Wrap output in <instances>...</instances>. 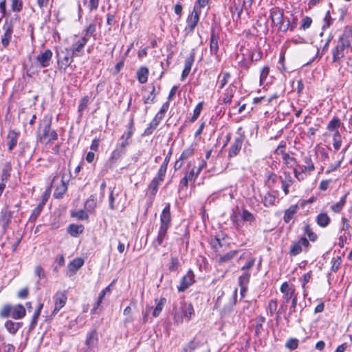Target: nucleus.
<instances>
[{
  "label": "nucleus",
  "mask_w": 352,
  "mask_h": 352,
  "mask_svg": "<svg viewBox=\"0 0 352 352\" xmlns=\"http://www.w3.org/2000/svg\"><path fill=\"white\" fill-rule=\"evenodd\" d=\"M52 57V52L50 50H46L36 56V60L41 67H47L50 65Z\"/></svg>",
  "instance_id": "obj_11"
},
{
  "label": "nucleus",
  "mask_w": 352,
  "mask_h": 352,
  "mask_svg": "<svg viewBox=\"0 0 352 352\" xmlns=\"http://www.w3.org/2000/svg\"><path fill=\"white\" fill-rule=\"evenodd\" d=\"M200 14L201 11H196V10L193 9L188 14L186 19V25L184 29L186 34H190L194 32L199 21Z\"/></svg>",
  "instance_id": "obj_3"
},
{
  "label": "nucleus",
  "mask_w": 352,
  "mask_h": 352,
  "mask_svg": "<svg viewBox=\"0 0 352 352\" xmlns=\"http://www.w3.org/2000/svg\"><path fill=\"white\" fill-rule=\"evenodd\" d=\"M209 1L210 0H197L193 7V10H196V11H201V9L204 8L208 3Z\"/></svg>",
  "instance_id": "obj_63"
},
{
  "label": "nucleus",
  "mask_w": 352,
  "mask_h": 352,
  "mask_svg": "<svg viewBox=\"0 0 352 352\" xmlns=\"http://www.w3.org/2000/svg\"><path fill=\"white\" fill-rule=\"evenodd\" d=\"M312 23V19L309 16L304 17L301 21V28L303 30L308 29Z\"/></svg>",
  "instance_id": "obj_64"
},
{
  "label": "nucleus",
  "mask_w": 352,
  "mask_h": 352,
  "mask_svg": "<svg viewBox=\"0 0 352 352\" xmlns=\"http://www.w3.org/2000/svg\"><path fill=\"white\" fill-rule=\"evenodd\" d=\"M283 160L286 166L289 168H294L296 166V159L288 153H283Z\"/></svg>",
  "instance_id": "obj_37"
},
{
  "label": "nucleus",
  "mask_w": 352,
  "mask_h": 352,
  "mask_svg": "<svg viewBox=\"0 0 352 352\" xmlns=\"http://www.w3.org/2000/svg\"><path fill=\"white\" fill-rule=\"evenodd\" d=\"M342 144V138L340 133H335L333 137V147L336 151H338Z\"/></svg>",
  "instance_id": "obj_58"
},
{
  "label": "nucleus",
  "mask_w": 352,
  "mask_h": 352,
  "mask_svg": "<svg viewBox=\"0 0 352 352\" xmlns=\"http://www.w3.org/2000/svg\"><path fill=\"white\" fill-rule=\"evenodd\" d=\"M219 37L217 36L214 31H212L210 41V50L212 54H217L219 50L218 44Z\"/></svg>",
  "instance_id": "obj_24"
},
{
  "label": "nucleus",
  "mask_w": 352,
  "mask_h": 352,
  "mask_svg": "<svg viewBox=\"0 0 352 352\" xmlns=\"http://www.w3.org/2000/svg\"><path fill=\"white\" fill-rule=\"evenodd\" d=\"M76 39L72 45L71 49H69L73 54L76 56H80L82 54V51L87 44L89 38L86 36H82L78 38L76 36H75Z\"/></svg>",
  "instance_id": "obj_5"
},
{
  "label": "nucleus",
  "mask_w": 352,
  "mask_h": 352,
  "mask_svg": "<svg viewBox=\"0 0 352 352\" xmlns=\"http://www.w3.org/2000/svg\"><path fill=\"white\" fill-rule=\"evenodd\" d=\"M179 265V262L178 258L177 257H172L168 267V270L170 272H175L177 270Z\"/></svg>",
  "instance_id": "obj_61"
},
{
  "label": "nucleus",
  "mask_w": 352,
  "mask_h": 352,
  "mask_svg": "<svg viewBox=\"0 0 352 352\" xmlns=\"http://www.w3.org/2000/svg\"><path fill=\"white\" fill-rule=\"evenodd\" d=\"M316 221L319 226L326 228L330 223L331 219L327 213L322 212L318 214Z\"/></svg>",
  "instance_id": "obj_22"
},
{
  "label": "nucleus",
  "mask_w": 352,
  "mask_h": 352,
  "mask_svg": "<svg viewBox=\"0 0 352 352\" xmlns=\"http://www.w3.org/2000/svg\"><path fill=\"white\" fill-rule=\"evenodd\" d=\"M281 293H283V298L285 302H288L290 300H293L294 298H297L295 294V289L293 286L288 284L287 282L283 283L280 288Z\"/></svg>",
  "instance_id": "obj_7"
},
{
  "label": "nucleus",
  "mask_w": 352,
  "mask_h": 352,
  "mask_svg": "<svg viewBox=\"0 0 352 352\" xmlns=\"http://www.w3.org/2000/svg\"><path fill=\"white\" fill-rule=\"evenodd\" d=\"M352 41V29L347 26L344 28L343 33L340 36L338 43L332 50L333 61H339L344 57V50L351 47Z\"/></svg>",
  "instance_id": "obj_1"
},
{
  "label": "nucleus",
  "mask_w": 352,
  "mask_h": 352,
  "mask_svg": "<svg viewBox=\"0 0 352 352\" xmlns=\"http://www.w3.org/2000/svg\"><path fill=\"white\" fill-rule=\"evenodd\" d=\"M155 89V87L152 86L151 87V90L148 91V95L143 96V100H144V103L149 104V103H151L153 102V100L155 99V95H154Z\"/></svg>",
  "instance_id": "obj_44"
},
{
  "label": "nucleus",
  "mask_w": 352,
  "mask_h": 352,
  "mask_svg": "<svg viewBox=\"0 0 352 352\" xmlns=\"http://www.w3.org/2000/svg\"><path fill=\"white\" fill-rule=\"evenodd\" d=\"M98 337L96 330H92L87 335L85 345L89 350H93L98 344Z\"/></svg>",
  "instance_id": "obj_13"
},
{
  "label": "nucleus",
  "mask_w": 352,
  "mask_h": 352,
  "mask_svg": "<svg viewBox=\"0 0 352 352\" xmlns=\"http://www.w3.org/2000/svg\"><path fill=\"white\" fill-rule=\"evenodd\" d=\"M53 299L54 301V309L52 314L55 316L65 306L67 297L65 293L58 292L55 294Z\"/></svg>",
  "instance_id": "obj_6"
},
{
  "label": "nucleus",
  "mask_w": 352,
  "mask_h": 352,
  "mask_svg": "<svg viewBox=\"0 0 352 352\" xmlns=\"http://www.w3.org/2000/svg\"><path fill=\"white\" fill-rule=\"evenodd\" d=\"M195 282V275L192 270H189L187 274L182 277L179 285L177 287L179 292H184Z\"/></svg>",
  "instance_id": "obj_9"
},
{
  "label": "nucleus",
  "mask_w": 352,
  "mask_h": 352,
  "mask_svg": "<svg viewBox=\"0 0 352 352\" xmlns=\"http://www.w3.org/2000/svg\"><path fill=\"white\" fill-rule=\"evenodd\" d=\"M270 72V68L267 66L264 67L260 74V85H262L264 81L266 80Z\"/></svg>",
  "instance_id": "obj_60"
},
{
  "label": "nucleus",
  "mask_w": 352,
  "mask_h": 352,
  "mask_svg": "<svg viewBox=\"0 0 352 352\" xmlns=\"http://www.w3.org/2000/svg\"><path fill=\"white\" fill-rule=\"evenodd\" d=\"M166 169H167V168H166V164H162L160 166V168L158 170L157 176L155 177L154 178H157V181H159V182H162L164 180L165 174L166 173Z\"/></svg>",
  "instance_id": "obj_53"
},
{
  "label": "nucleus",
  "mask_w": 352,
  "mask_h": 352,
  "mask_svg": "<svg viewBox=\"0 0 352 352\" xmlns=\"http://www.w3.org/2000/svg\"><path fill=\"white\" fill-rule=\"evenodd\" d=\"M12 306L6 305L0 311V316L2 318H8L11 316Z\"/></svg>",
  "instance_id": "obj_49"
},
{
  "label": "nucleus",
  "mask_w": 352,
  "mask_h": 352,
  "mask_svg": "<svg viewBox=\"0 0 352 352\" xmlns=\"http://www.w3.org/2000/svg\"><path fill=\"white\" fill-rule=\"evenodd\" d=\"M184 315V318L190 320L192 316L194 315V309L191 304L186 303L184 302L183 304Z\"/></svg>",
  "instance_id": "obj_35"
},
{
  "label": "nucleus",
  "mask_w": 352,
  "mask_h": 352,
  "mask_svg": "<svg viewBox=\"0 0 352 352\" xmlns=\"http://www.w3.org/2000/svg\"><path fill=\"white\" fill-rule=\"evenodd\" d=\"M84 230V226L82 225L71 224L67 228L68 233L74 237L78 236Z\"/></svg>",
  "instance_id": "obj_25"
},
{
  "label": "nucleus",
  "mask_w": 352,
  "mask_h": 352,
  "mask_svg": "<svg viewBox=\"0 0 352 352\" xmlns=\"http://www.w3.org/2000/svg\"><path fill=\"white\" fill-rule=\"evenodd\" d=\"M72 216L77 218L79 220H87L89 218V215L84 210H79L78 211H72Z\"/></svg>",
  "instance_id": "obj_42"
},
{
  "label": "nucleus",
  "mask_w": 352,
  "mask_h": 352,
  "mask_svg": "<svg viewBox=\"0 0 352 352\" xmlns=\"http://www.w3.org/2000/svg\"><path fill=\"white\" fill-rule=\"evenodd\" d=\"M280 179L282 184V189L284 191L285 195L289 194V188L293 184L294 179L289 174H285V177H280Z\"/></svg>",
  "instance_id": "obj_18"
},
{
  "label": "nucleus",
  "mask_w": 352,
  "mask_h": 352,
  "mask_svg": "<svg viewBox=\"0 0 352 352\" xmlns=\"http://www.w3.org/2000/svg\"><path fill=\"white\" fill-rule=\"evenodd\" d=\"M283 12L278 8H274L270 10V18L276 26L283 21Z\"/></svg>",
  "instance_id": "obj_15"
},
{
  "label": "nucleus",
  "mask_w": 352,
  "mask_h": 352,
  "mask_svg": "<svg viewBox=\"0 0 352 352\" xmlns=\"http://www.w3.org/2000/svg\"><path fill=\"white\" fill-rule=\"evenodd\" d=\"M347 196L348 193H346L338 202L333 204L331 206V209L332 210V211H333L336 213L340 212L343 207L346 204Z\"/></svg>",
  "instance_id": "obj_30"
},
{
  "label": "nucleus",
  "mask_w": 352,
  "mask_h": 352,
  "mask_svg": "<svg viewBox=\"0 0 352 352\" xmlns=\"http://www.w3.org/2000/svg\"><path fill=\"white\" fill-rule=\"evenodd\" d=\"M243 142V135H240L239 137L236 138L231 146V147L229 149V153L228 156L229 157H233L236 156L242 146V144Z\"/></svg>",
  "instance_id": "obj_14"
},
{
  "label": "nucleus",
  "mask_w": 352,
  "mask_h": 352,
  "mask_svg": "<svg viewBox=\"0 0 352 352\" xmlns=\"http://www.w3.org/2000/svg\"><path fill=\"white\" fill-rule=\"evenodd\" d=\"M67 189V184L63 180V177L61 179V183L56 188L54 192V197L56 199H60L63 197Z\"/></svg>",
  "instance_id": "obj_23"
},
{
  "label": "nucleus",
  "mask_w": 352,
  "mask_h": 352,
  "mask_svg": "<svg viewBox=\"0 0 352 352\" xmlns=\"http://www.w3.org/2000/svg\"><path fill=\"white\" fill-rule=\"evenodd\" d=\"M23 2L21 0H12V10L14 12H19L21 10Z\"/></svg>",
  "instance_id": "obj_59"
},
{
  "label": "nucleus",
  "mask_w": 352,
  "mask_h": 352,
  "mask_svg": "<svg viewBox=\"0 0 352 352\" xmlns=\"http://www.w3.org/2000/svg\"><path fill=\"white\" fill-rule=\"evenodd\" d=\"M41 142L43 143H47L51 140H54L57 139V133H40L38 137Z\"/></svg>",
  "instance_id": "obj_39"
},
{
  "label": "nucleus",
  "mask_w": 352,
  "mask_h": 352,
  "mask_svg": "<svg viewBox=\"0 0 352 352\" xmlns=\"http://www.w3.org/2000/svg\"><path fill=\"white\" fill-rule=\"evenodd\" d=\"M155 301L157 305H156V307H155V309H153L152 314H153V317L156 318V317L159 316L161 311H162L163 307H164L165 303L166 302V299L163 297V298H161L159 300L156 298L155 300Z\"/></svg>",
  "instance_id": "obj_27"
},
{
  "label": "nucleus",
  "mask_w": 352,
  "mask_h": 352,
  "mask_svg": "<svg viewBox=\"0 0 352 352\" xmlns=\"http://www.w3.org/2000/svg\"><path fill=\"white\" fill-rule=\"evenodd\" d=\"M44 205H45V202L43 201L42 203H40L36 206V208H34V210L32 211V214L30 216V219L31 220L35 221L36 219V218L40 214V213H41V212Z\"/></svg>",
  "instance_id": "obj_45"
},
{
  "label": "nucleus",
  "mask_w": 352,
  "mask_h": 352,
  "mask_svg": "<svg viewBox=\"0 0 352 352\" xmlns=\"http://www.w3.org/2000/svg\"><path fill=\"white\" fill-rule=\"evenodd\" d=\"M298 210V206L297 204L292 205L285 211L283 220L285 223H289L291 219L294 217V214Z\"/></svg>",
  "instance_id": "obj_21"
},
{
  "label": "nucleus",
  "mask_w": 352,
  "mask_h": 352,
  "mask_svg": "<svg viewBox=\"0 0 352 352\" xmlns=\"http://www.w3.org/2000/svg\"><path fill=\"white\" fill-rule=\"evenodd\" d=\"M202 109H203V102H199L194 109L193 116L190 118V122H194L195 120H197L198 118V117L200 116Z\"/></svg>",
  "instance_id": "obj_48"
},
{
  "label": "nucleus",
  "mask_w": 352,
  "mask_h": 352,
  "mask_svg": "<svg viewBox=\"0 0 352 352\" xmlns=\"http://www.w3.org/2000/svg\"><path fill=\"white\" fill-rule=\"evenodd\" d=\"M241 218L243 221L248 222L250 223L255 221L254 215L248 210H243L242 211Z\"/></svg>",
  "instance_id": "obj_38"
},
{
  "label": "nucleus",
  "mask_w": 352,
  "mask_h": 352,
  "mask_svg": "<svg viewBox=\"0 0 352 352\" xmlns=\"http://www.w3.org/2000/svg\"><path fill=\"white\" fill-rule=\"evenodd\" d=\"M25 315V307L22 305L12 306L11 317L14 319H21Z\"/></svg>",
  "instance_id": "obj_19"
},
{
  "label": "nucleus",
  "mask_w": 352,
  "mask_h": 352,
  "mask_svg": "<svg viewBox=\"0 0 352 352\" xmlns=\"http://www.w3.org/2000/svg\"><path fill=\"white\" fill-rule=\"evenodd\" d=\"M298 340L296 338H290L285 344V346L291 350H294L298 348Z\"/></svg>",
  "instance_id": "obj_56"
},
{
  "label": "nucleus",
  "mask_w": 352,
  "mask_h": 352,
  "mask_svg": "<svg viewBox=\"0 0 352 352\" xmlns=\"http://www.w3.org/2000/svg\"><path fill=\"white\" fill-rule=\"evenodd\" d=\"M160 182L157 181V178H153L149 184V189L151 190V194L155 195L157 191L158 186Z\"/></svg>",
  "instance_id": "obj_54"
},
{
  "label": "nucleus",
  "mask_w": 352,
  "mask_h": 352,
  "mask_svg": "<svg viewBox=\"0 0 352 352\" xmlns=\"http://www.w3.org/2000/svg\"><path fill=\"white\" fill-rule=\"evenodd\" d=\"M276 201V195L270 192H267L262 197V203L266 207L273 206Z\"/></svg>",
  "instance_id": "obj_31"
},
{
  "label": "nucleus",
  "mask_w": 352,
  "mask_h": 352,
  "mask_svg": "<svg viewBox=\"0 0 352 352\" xmlns=\"http://www.w3.org/2000/svg\"><path fill=\"white\" fill-rule=\"evenodd\" d=\"M12 212L8 210H3L1 212L0 220L2 222L3 228L5 229L10 222Z\"/></svg>",
  "instance_id": "obj_26"
},
{
  "label": "nucleus",
  "mask_w": 352,
  "mask_h": 352,
  "mask_svg": "<svg viewBox=\"0 0 352 352\" xmlns=\"http://www.w3.org/2000/svg\"><path fill=\"white\" fill-rule=\"evenodd\" d=\"M309 242L305 237H301L298 241L292 243L289 253L292 256H296L302 252V247L308 248Z\"/></svg>",
  "instance_id": "obj_4"
},
{
  "label": "nucleus",
  "mask_w": 352,
  "mask_h": 352,
  "mask_svg": "<svg viewBox=\"0 0 352 352\" xmlns=\"http://www.w3.org/2000/svg\"><path fill=\"white\" fill-rule=\"evenodd\" d=\"M96 206V200L95 197L91 195L89 199L86 201L85 204V208L87 211H92Z\"/></svg>",
  "instance_id": "obj_41"
},
{
  "label": "nucleus",
  "mask_w": 352,
  "mask_h": 352,
  "mask_svg": "<svg viewBox=\"0 0 352 352\" xmlns=\"http://www.w3.org/2000/svg\"><path fill=\"white\" fill-rule=\"evenodd\" d=\"M34 273L35 275L38 277V280L45 278L46 276L45 272L41 265H36L35 267Z\"/></svg>",
  "instance_id": "obj_55"
},
{
  "label": "nucleus",
  "mask_w": 352,
  "mask_h": 352,
  "mask_svg": "<svg viewBox=\"0 0 352 352\" xmlns=\"http://www.w3.org/2000/svg\"><path fill=\"white\" fill-rule=\"evenodd\" d=\"M83 259L81 258H76L69 264V271L76 272L83 265Z\"/></svg>",
  "instance_id": "obj_34"
},
{
  "label": "nucleus",
  "mask_w": 352,
  "mask_h": 352,
  "mask_svg": "<svg viewBox=\"0 0 352 352\" xmlns=\"http://www.w3.org/2000/svg\"><path fill=\"white\" fill-rule=\"evenodd\" d=\"M96 30V25L95 23H90L87 27V28L85 30V36H86L88 38L90 37V36H94L95 34V32Z\"/></svg>",
  "instance_id": "obj_47"
},
{
  "label": "nucleus",
  "mask_w": 352,
  "mask_h": 352,
  "mask_svg": "<svg viewBox=\"0 0 352 352\" xmlns=\"http://www.w3.org/2000/svg\"><path fill=\"white\" fill-rule=\"evenodd\" d=\"M241 213L240 212H234L231 214L230 219L234 225L240 226L241 221H242L241 218Z\"/></svg>",
  "instance_id": "obj_57"
},
{
  "label": "nucleus",
  "mask_w": 352,
  "mask_h": 352,
  "mask_svg": "<svg viewBox=\"0 0 352 352\" xmlns=\"http://www.w3.org/2000/svg\"><path fill=\"white\" fill-rule=\"evenodd\" d=\"M3 30L5 32L1 38V44L6 47L9 45L13 32V23L12 20L6 21L3 25Z\"/></svg>",
  "instance_id": "obj_10"
},
{
  "label": "nucleus",
  "mask_w": 352,
  "mask_h": 352,
  "mask_svg": "<svg viewBox=\"0 0 352 352\" xmlns=\"http://www.w3.org/2000/svg\"><path fill=\"white\" fill-rule=\"evenodd\" d=\"M132 142V133H124L118 140L117 146L126 151L127 146Z\"/></svg>",
  "instance_id": "obj_17"
},
{
  "label": "nucleus",
  "mask_w": 352,
  "mask_h": 352,
  "mask_svg": "<svg viewBox=\"0 0 352 352\" xmlns=\"http://www.w3.org/2000/svg\"><path fill=\"white\" fill-rule=\"evenodd\" d=\"M22 323L14 322L12 320H8L5 323V327L12 334H15L21 327Z\"/></svg>",
  "instance_id": "obj_32"
},
{
  "label": "nucleus",
  "mask_w": 352,
  "mask_h": 352,
  "mask_svg": "<svg viewBox=\"0 0 352 352\" xmlns=\"http://www.w3.org/2000/svg\"><path fill=\"white\" fill-rule=\"evenodd\" d=\"M195 59L194 56L190 55L189 57H188L184 63V69L182 74V80H184L189 74L192 65L193 64Z\"/></svg>",
  "instance_id": "obj_20"
},
{
  "label": "nucleus",
  "mask_w": 352,
  "mask_h": 352,
  "mask_svg": "<svg viewBox=\"0 0 352 352\" xmlns=\"http://www.w3.org/2000/svg\"><path fill=\"white\" fill-rule=\"evenodd\" d=\"M148 69L146 67H140L137 72V78L138 81L144 84L148 80Z\"/></svg>",
  "instance_id": "obj_28"
},
{
  "label": "nucleus",
  "mask_w": 352,
  "mask_h": 352,
  "mask_svg": "<svg viewBox=\"0 0 352 352\" xmlns=\"http://www.w3.org/2000/svg\"><path fill=\"white\" fill-rule=\"evenodd\" d=\"M12 170V166L10 163L7 162L4 164L1 175V182L6 183L10 177V172Z\"/></svg>",
  "instance_id": "obj_29"
},
{
  "label": "nucleus",
  "mask_w": 352,
  "mask_h": 352,
  "mask_svg": "<svg viewBox=\"0 0 352 352\" xmlns=\"http://www.w3.org/2000/svg\"><path fill=\"white\" fill-rule=\"evenodd\" d=\"M230 10L233 16L234 15H236L237 18H239L243 10L240 1H238V2H236L234 0L232 5L230 8Z\"/></svg>",
  "instance_id": "obj_33"
},
{
  "label": "nucleus",
  "mask_w": 352,
  "mask_h": 352,
  "mask_svg": "<svg viewBox=\"0 0 352 352\" xmlns=\"http://www.w3.org/2000/svg\"><path fill=\"white\" fill-rule=\"evenodd\" d=\"M161 113H157L150 124V129H155L160 122L164 118Z\"/></svg>",
  "instance_id": "obj_52"
},
{
  "label": "nucleus",
  "mask_w": 352,
  "mask_h": 352,
  "mask_svg": "<svg viewBox=\"0 0 352 352\" xmlns=\"http://www.w3.org/2000/svg\"><path fill=\"white\" fill-rule=\"evenodd\" d=\"M340 125V121L338 118H334L328 124L327 129L329 131H335L338 129Z\"/></svg>",
  "instance_id": "obj_51"
},
{
  "label": "nucleus",
  "mask_w": 352,
  "mask_h": 352,
  "mask_svg": "<svg viewBox=\"0 0 352 352\" xmlns=\"http://www.w3.org/2000/svg\"><path fill=\"white\" fill-rule=\"evenodd\" d=\"M184 301H180L179 304H174L173 305V319L174 322L177 324H180L183 322V320L184 318V309H183V304Z\"/></svg>",
  "instance_id": "obj_12"
},
{
  "label": "nucleus",
  "mask_w": 352,
  "mask_h": 352,
  "mask_svg": "<svg viewBox=\"0 0 352 352\" xmlns=\"http://www.w3.org/2000/svg\"><path fill=\"white\" fill-rule=\"evenodd\" d=\"M303 230L311 241H315L317 239V235L314 232H312L309 225H305L303 227Z\"/></svg>",
  "instance_id": "obj_46"
},
{
  "label": "nucleus",
  "mask_w": 352,
  "mask_h": 352,
  "mask_svg": "<svg viewBox=\"0 0 352 352\" xmlns=\"http://www.w3.org/2000/svg\"><path fill=\"white\" fill-rule=\"evenodd\" d=\"M255 263V258H249L245 264L241 267V270L244 272H250V270L254 266Z\"/></svg>",
  "instance_id": "obj_62"
},
{
  "label": "nucleus",
  "mask_w": 352,
  "mask_h": 352,
  "mask_svg": "<svg viewBox=\"0 0 352 352\" xmlns=\"http://www.w3.org/2000/svg\"><path fill=\"white\" fill-rule=\"evenodd\" d=\"M17 133H12L8 135L9 141L8 142V149L12 151L17 144Z\"/></svg>",
  "instance_id": "obj_43"
},
{
  "label": "nucleus",
  "mask_w": 352,
  "mask_h": 352,
  "mask_svg": "<svg viewBox=\"0 0 352 352\" xmlns=\"http://www.w3.org/2000/svg\"><path fill=\"white\" fill-rule=\"evenodd\" d=\"M251 274L250 272H243V274L239 276V286H248V283L250 281Z\"/></svg>",
  "instance_id": "obj_40"
},
{
  "label": "nucleus",
  "mask_w": 352,
  "mask_h": 352,
  "mask_svg": "<svg viewBox=\"0 0 352 352\" xmlns=\"http://www.w3.org/2000/svg\"><path fill=\"white\" fill-rule=\"evenodd\" d=\"M171 226L170 205L168 204L160 215V228L169 229Z\"/></svg>",
  "instance_id": "obj_8"
},
{
  "label": "nucleus",
  "mask_w": 352,
  "mask_h": 352,
  "mask_svg": "<svg viewBox=\"0 0 352 352\" xmlns=\"http://www.w3.org/2000/svg\"><path fill=\"white\" fill-rule=\"evenodd\" d=\"M76 56L69 48H65L57 52L58 65L59 69L65 70L72 63L73 57Z\"/></svg>",
  "instance_id": "obj_2"
},
{
  "label": "nucleus",
  "mask_w": 352,
  "mask_h": 352,
  "mask_svg": "<svg viewBox=\"0 0 352 352\" xmlns=\"http://www.w3.org/2000/svg\"><path fill=\"white\" fill-rule=\"evenodd\" d=\"M168 230V228L160 227L157 236L153 243L155 249H157L159 246L162 245L164 241L167 239Z\"/></svg>",
  "instance_id": "obj_16"
},
{
  "label": "nucleus",
  "mask_w": 352,
  "mask_h": 352,
  "mask_svg": "<svg viewBox=\"0 0 352 352\" xmlns=\"http://www.w3.org/2000/svg\"><path fill=\"white\" fill-rule=\"evenodd\" d=\"M303 162H304V164L302 165V167L301 168L303 172L304 171L311 172L314 170V163L312 162V161L309 157L305 156L303 158Z\"/></svg>",
  "instance_id": "obj_36"
},
{
  "label": "nucleus",
  "mask_w": 352,
  "mask_h": 352,
  "mask_svg": "<svg viewBox=\"0 0 352 352\" xmlns=\"http://www.w3.org/2000/svg\"><path fill=\"white\" fill-rule=\"evenodd\" d=\"M236 253V252L235 251H231L230 252L226 253L223 256H220L219 262L220 263H223L230 261L232 258L234 257Z\"/></svg>",
  "instance_id": "obj_50"
}]
</instances>
